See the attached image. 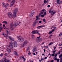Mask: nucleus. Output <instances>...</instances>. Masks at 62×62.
<instances>
[{
    "label": "nucleus",
    "instance_id": "39448f33",
    "mask_svg": "<svg viewBox=\"0 0 62 62\" xmlns=\"http://www.w3.org/2000/svg\"><path fill=\"white\" fill-rule=\"evenodd\" d=\"M15 0H13L12 1L10 4V7H11L13 6V4H14V3H15Z\"/></svg>",
    "mask_w": 62,
    "mask_h": 62
},
{
    "label": "nucleus",
    "instance_id": "cd10ccee",
    "mask_svg": "<svg viewBox=\"0 0 62 62\" xmlns=\"http://www.w3.org/2000/svg\"><path fill=\"white\" fill-rule=\"evenodd\" d=\"M39 22V21L38 20H36L35 21V23H38Z\"/></svg>",
    "mask_w": 62,
    "mask_h": 62
},
{
    "label": "nucleus",
    "instance_id": "7ed1b4c3",
    "mask_svg": "<svg viewBox=\"0 0 62 62\" xmlns=\"http://www.w3.org/2000/svg\"><path fill=\"white\" fill-rule=\"evenodd\" d=\"M28 42L27 40H25L23 44L22 45V47H24L25 46V45L28 43Z\"/></svg>",
    "mask_w": 62,
    "mask_h": 62
},
{
    "label": "nucleus",
    "instance_id": "20e7f679",
    "mask_svg": "<svg viewBox=\"0 0 62 62\" xmlns=\"http://www.w3.org/2000/svg\"><path fill=\"white\" fill-rule=\"evenodd\" d=\"M49 13H51V15H54V14L55 13H56V12L54 11L53 10L52 11V10L51 9L50 10V11H49Z\"/></svg>",
    "mask_w": 62,
    "mask_h": 62
},
{
    "label": "nucleus",
    "instance_id": "f3484780",
    "mask_svg": "<svg viewBox=\"0 0 62 62\" xmlns=\"http://www.w3.org/2000/svg\"><path fill=\"white\" fill-rule=\"evenodd\" d=\"M19 23H18V22H17L16 23V24H14V26H17V25H18L19 24Z\"/></svg>",
    "mask_w": 62,
    "mask_h": 62
},
{
    "label": "nucleus",
    "instance_id": "f257e3e1",
    "mask_svg": "<svg viewBox=\"0 0 62 62\" xmlns=\"http://www.w3.org/2000/svg\"><path fill=\"white\" fill-rule=\"evenodd\" d=\"M43 13V15H41V14H42ZM46 14V10H44V9H43L42 10H41L39 14V16H40L41 15V17H44V15H45Z\"/></svg>",
    "mask_w": 62,
    "mask_h": 62
},
{
    "label": "nucleus",
    "instance_id": "680f3d73",
    "mask_svg": "<svg viewBox=\"0 0 62 62\" xmlns=\"http://www.w3.org/2000/svg\"><path fill=\"white\" fill-rule=\"evenodd\" d=\"M35 25V24L34 23H33V24H32V25L33 26H34V25Z\"/></svg>",
    "mask_w": 62,
    "mask_h": 62
},
{
    "label": "nucleus",
    "instance_id": "4be33fe9",
    "mask_svg": "<svg viewBox=\"0 0 62 62\" xmlns=\"http://www.w3.org/2000/svg\"><path fill=\"white\" fill-rule=\"evenodd\" d=\"M37 51V49L36 48H34V49H33V53H34Z\"/></svg>",
    "mask_w": 62,
    "mask_h": 62
},
{
    "label": "nucleus",
    "instance_id": "603ef678",
    "mask_svg": "<svg viewBox=\"0 0 62 62\" xmlns=\"http://www.w3.org/2000/svg\"><path fill=\"white\" fill-rule=\"evenodd\" d=\"M53 54H54V53H55V52H56V50H55V51H53Z\"/></svg>",
    "mask_w": 62,
    "mask_h": 62
},
{
    "label": "nucleus",
    "instance_id": "4468645a",
    "mask_svg": "<svg viewBox=\"0 0 62 62\" xmlns=\"http://www.w3.org/2000/svg\"><path fill=\"white\" fill-rule=\"evenodd\" d=\"M6 50L7 51V52H8V53H10V49L8 48Z\"/></svg>",
    "mask_w": 62,
    "mask_h": 62
},
{
    "label": "nucleus",
    "instance_id": "69168bd1",
    "mask_svg": "<svg viewBox=\"0 0 62 62\" xmlns=\"http://www.w3.org/2000/svg\"><path fill=\"white\" fill-rule=\"evenodd\" d=\"M56 48V47H54V50H55V49Z\"/></svg>",
    "mask_w": 62,
    "mask_h": 62
},
{
    "label": "nucleus",
    "instance_id": "bf43d9fd",
    "mask_svg": "<svg viewBox=\"0 0 62 62\" xmlns=\"http://www.w3.org/2000/svg\"><path fill=\"white\" fill-rule=\"evenodd\" d=\"M4 55H8V54L6 53Z\"/></svg>",
    "mask_w": 62,
    "mask_h": 62
},
{
    "label": "nucleus",
    "instance_id": "72a5a7b5",
    "mask_svg": "<svg viewBox=\"0 0 62 62\" xmlns=\"http://www.w3.org/2000/svg\"><path fill=\"white\" fill-rule=\"evenodd\" d=\"M53 31H50V32H49V34H51V33H52V32H53Z\"/></svg>",
    "mask_w": 62,
    "mask_h": 62
},
{
    "label": "nucleus",
    "instance_id": "f8f14e48",
    "mask_svg": "<svg viewBox=\"0 0 62 62\" xmlns=\"http://www.w3.org/2000/svg\"><path fill=\"white\" fill-rule=\"evenodd\" d=\"M34 13L33 12H31L30 14V17H32L33 15H34Z\"/></svg>",
    "mask_w": 62,
    "mask_h": 62
},
{
    "label": "nucleus",
    "instance_id": "9b49d317",
    "mask_svg": "<svg viewBox=\"0 0 62 62\" xmlns=\"http://www.w3.org/2000/svg\"><path fill=\"white\" fill-rule=\"evenodd\" d=\"M9 47L10 49H12L13 48V46L12 45L10 44V43L9 44Z\"/></svg>",
    "mask_w": 62,
    "mask_h": 62
},
{
    "label": "nucleus",
    "instance_id": "4c0bfd02",
    "mask_svg": "<svg viewBox=\"0 0 62 62\" xmlns=\"http://www.w3.org/2000/svg\"><path fill=\"white\" fill-rule=\"evenodd\" d=\"M10 42H11L10 44H12V45H13V42H12V41H11Z\"/></svg>",
    "mask_w": 62,
    "mask_h": 62
},
{
    "label": "nucleus",
    "instance_id": "c9c22d12",
    "mask_svg": "<svg viewBox=\"0 0 62 62\" xmlns=\"http://www.w3.org/2000/svg\"><path fill=\"white\" fill-rule=\"evenodd\" d=\"M60 60V59H58L57 60V62H59Z\"/></svg>",
    "mask_w": 62,
    "mask_h": 62
},
{
    "label": "nucleus",
    "instance_id": "f03ea898",
    "mask_svg": "<svg viewBox=\"0 0 62 62\" xmlns=\"http://www.w3.org/2000/svg\"><path fill=\"white\" fill-rule=\"evenodd\" d=\"M17 39L20 41H21V42H23V41H24V39L23 38L20 36L17 37Z\"/></svg>",
    "mask_w": 62,
    "mask_h": 62
},
{
    "label": "nucleus",
    "instance_id": "4d7b16f0",
    "mask_svg": "<svg viewBox=\"0 0 62 62\" xmlns=\"http://www.w3.org/2000/svg\"><path fill=\"white\" fill-rule=\"evenodd\" d=\"M43 60V58H42L41 59V61H42V60Z\"/></svg>",
    "mask_w": 62,
    "mask_h": 62
},
{
    "label": "nucleus",
    "instance_id": "0e129e2a",
    "mask_svg": "<svg viewBox=\"0 0 62 62\" xmlns=\"http://www.w3.org/2000/svg\"><path fill=\"white\" fill-rule=\"evenodd\" d=\"M31 54V53L30 52L28 53V54Z\"/></svg>",
    "mask_w": 62,
    "mask_h": 62
},
{
    "label": "nucleus",
    "instance_id": "aec40b11",
    "mask_svg": "<svg viewBox=\"0 0 62 62\" xmlns=\"http://www.w3.org/2000/svg\"><path fill=\"white\" fill-rule=\"evenodd\" d=\"M36 41L37 42H39V39H36Z\"/></svg>",
    "mask_w": 62,
    "mask_h": 62
},
{
    "label": "nucleus",
    "instance_id": "393cba45",
    "mask_svg": "<svg viewBox=\"0 0 62 62\" xmlns=\"http://www.w3.org/2000/svg\"><path fill=\"white\" fill-rule=\"evenodd\" d=\"M3 23H5L6 24H7V22L6 21H4L2 22Z\"/></svg>",
    "mask_w": 62,
    "mask_h": 62
},
{
    "label": "nucleus",
    "instance_id": "de8ad7c7",
    "mask_svg": "<svg viewBox=\"0 0 62 62\" xmlns=\"http://www.w3.org/2000/svg\"><path fill=\"white\" fill-rule=\"evenodd\" d=\"M54 56H55V57H56V56H57V54H56L54 55Z\"/></svg>",
    "mask_w": 62,
    "mask_h": 62
},
{
    "label": "nucleus",
    "instance_id": "774afa93",
    "mask_svg": "<svg viewBox=\"0 0 62 62\" xmlns=\"http://www.w3.org/2000/svg\"><path fill=\"white\" fill-rule=\"evenodd\" d=\"M5 62H9V61H5Z\"/></svg>",
    "mask_w": 62,
    "mask_h": 62
},
{
    "label": "nucleus",
    "instance_id": "e2e57ef3",
    "mask_svg": "<svg viewBox=\"0 0 62 62\" xmlns=\"http://www.w3.org/2000/svg\"><path fill=\"white\" fill-rule=\"evenodd\" d=\"M2 61H3V60H2L0 61V62H2Z\"/></svg>",
    "mask_w": 62,
    "mask_h": 62
},
{
    "label": "nucleus",
    "instance_id": "5fc2aeb1",
    "mask_svg": "<svg viewBox=\"0 0 62 62\" xmlns=\"http://www.w3.org/2000/svg\"><path fill=\"white\" fill-rule=\"evenodd\" d=\"M39 23H41V21H39Z\"/></svg>",
    "mask_w": 62,
    "mask_h": 62
},
{
    "label": "nucleus",
    "instance_id": "b1692460",
    "mask_svg": "<svg viewBox=\"0 0 62 62\" xmlns=\"http://www.w3.org/2000/svg\"><path fill=\"white\" fill-rule=\"evenodd\" d=\"M8 5H9L8 3H7V4H6V7H5L6 9H7V7L8 6Z\"/></svg>",
    "mask_w": 62,
    "mask_h": 62
},
{
    "label": "nucleus",
    "instance_id": "3c124183",
    "mask_svg": "<svg viewBox=\"0 0 62 62\" xmlns=\"http://www.w3.org/2000/svg\"><path fill=\"white\" fill-rule=\"evenodd\" d=\"M54 61V60H52L50 61V62H53Z\"/></svg>",
    "mask_w": 62,
    "mask_h": 62
},
{
    "label": "nucleus",
    "instance_id": "e433bc0d",
    "mask_svg": "<svg viewBox=\"0 0 62 62\" xmlns=\"http://www.w3.org/2000/svg\"><path fill=\"white\" fill-rule=\"evenodd\" d=\"M42 40V38H40L39 39V40L40 41H41Z\"/></svg>",
    "mask_w": 62,
    "mask_h": 62
},
{
    "label": "nucleus",
    "instance_id": "6ab92c4d",
    "mask_svg": "<svg viewBox=\"0 0 62 62\" xmlns=\"http://www.w3.org/2000/svg\"><path fill=\"white\" fill-rule=\"evenodd\" d=\"M36 20H39L40 19V18H39V16H36Z\"/></svg>",
    "mask_w": 62,
    "mask_h": 62
},
{
    "label": "nucleus",
    "instance_id": "ea45409f",
    "mask_svg": "<svg viewBox=\"0 0 62 62\" xmlns=\"http://www.w3.org/2000/svg\"><path fill=\"white\" fill-rule=\"evenodd\" d=\"M36 33V34H38V35H40V34L39 33H38V32H37Z\"/></svg>",
    "mask_w": 62,
    "mask_h": 62
},
{
    "label": "nucleus",
    "instance_id": "a18cd8bd",
    "mask_svg": "<svg viewBox=\"0 0 62 62\" xmlns=\"http://www.w3.org/2000/svg\"><path fill=\"white\" fill-rule=\"evenodd\" d=\"M6 32L7 34H8V30H6Z\"/></svg>",
    "mask_w": 62,
    "mask_h": 62
},
{
    "label": "nucleus",
    "instance_id": "dca6fc26",
    "mask_svg": "<svg viewBox=\"0 0 62 62\" xmlns=\"http://www.w3.org/2000/svg\"><path fill=\"white\" fill-rule=\"evenodd\" d=\"M2 6L5 7V8H6V4H5L4 3H2Z\"/></svg>",
    "mask_w": 62,
    "mask_h": 62
},
{
    "label": "nucleus",
    "instance_id": "9d476101",
    "mask_svg": "<svg viewBox=\"0 0 62 62\" xmlns=\"http://www.w3.org/2000/svg\"><path fill=\"white\" fill-rule=\"evenodd\" d=\"M37 32H39V31H37V30H34L32 31V34H36V33H37Z\"/></svg>",
    "mask_w": 62,
    "mask_h": 62
},
{
    "label": "nucleus",
    "instance_id": "0eeeda50",
    "mask_svg": "<svg viewBox=\"0 0 62 62\" xmlns=\"http://www.w3.org/2000/svg\"><path fill=\"white\" fill-rule=\"evenodd\" d=\"M8 15L9 17V18H12V13L11 12H9L8 13Z\"/></svg>",
    "mask_w": 62,
    "mask_h": 62
},
{
    "label": "nucleus",
    "instance_id": "a19ab883",
    "mask_svg": "<svg viewBox=\"0 0 62 62\" xmlns=\"http://www.w3.org/2000/svg\"><path fill=\"white\" fill-rule=\"evenodd\" d=\"M52 56H54V53H53V54H52Z\"/></svg>",
    "mask_w": 62,
    "mask_h": 62
},
{
    "label": "nucleus",
    "instance_id": "c85d7f7f",
    "mask_svg": "<svg viewBox=\"0 0 62 62\" xmlns=\"http://www.w3.org/2000/svg\"><path fill=\"white\" fill-rule=\"evenodd\" d=\"M59 58H62V54H61L59 56Z\"/></svg>",
    "mask_w": 62,
    "mask_h": 62
},
{
    "label": "nucleus",
    "instance_id": "6e6d98bb",
    "mask_svg": "<svg viewBox=\"0 0 62 62\" xmlns=\"http://www.w3.org/2000/svg\"><path fill=\"white\" fill-rule=\"evenodd\" d=\"M40 38V36H39V37H37V39H39Z\"/></svg>",
    "mask_w": 62,
    "mask_h": 62
},
{
    "label": "nucleus",
    "instance_id": "09e8293b",
    "mask_svg": "<svg viewBox=\"0 0 62 62\" xmlns=\"http://www.w3.org/2000/svg\"><path fill=\"white\" fill-rule=\"evenodd\" d=\"M9 47V46H8V45H7L6 46V47L7 48H8Z\"/></svg>",
    "mask_w": 62,
    "mask_h": 62
},
{
    "label": "nucleus",
    "instance_id": "052dcab7",
    "mask_svg": "<svg viewBox=\"0 0 62 62\" xmlns=\"http://www.w3.org/2000/svg\"><path fill=\"white\" fill-rule=\"evenodd\" d=\"M11 0H8V2H10V1H11Z\"/></svg>",
    "mask_w": 62,
    "mask_h": 62
},
{
    "label": "nucleus",
    "instance_id": "58836bf2",
    "mask_svg": "<svg viewBox=\"0 0 62 62\" xmlns=\"http://www.w3.org/2000/svg\"><path fill=\"white\" fill-rule=\"evenodd\" d=\"M60 51H59V53H57L56 54H60Z\"/></svg>",
    "mask_w": 62,
    "mask_h": 62
},
{
    "label": "nucleus",
    "instance_id": "a211bd4d",
    "mask_svg": "<svg viewBox=\"0 0 62 62\" xmlns=\"http://www.w3.org/2000/svg\"><path fill=\"white\" fill-rule=\"evenodd\" d=\"M8 37L10 39V40H14V39H13L10 36H9Z\"/></svg>",
    "mask_w": 62,
    "mask_h": 62
},
{
    "label": "nucleus",
    "instance_id": "6e6552de",
    "mask_svg": "<svg viewBox=\"0 0 62 62\" xmlns=\"http://www.w3.org/2000/svg\"><path fill=\"white\" fill-rule=\"evenodd\" d=\"M18 10V8H15L14 10L13 13H16L17 12Z\"/></svg>",
    "mask_w": 62,
    "mask_h": 62
},
{
    "label": "nucleus",
    "instance_id": "1a4fd4ad",
    "mask_svg": "<svg viewBox=\"0 0 62 62\" xmlns=\"http://www.w3.org/2000/svg\"><path fill=\"white\" fill-rule=\"evenodd\" d=\"M13 42L14 44V46L17 47V46H18V44H17V42H16V41H14Z\"/></svg>",
    "mask_w": 62,
    "mask_h": 62
},
{
    "label": "nucleus",
    "instance_id": "5701e85b",
    "mask_svg": "<svg viewBox=\"0 0 62 62\" xmlns=\"http://www.w3.org/2000/svg\"><path fill=\"white\" fill-rule=\"evenodd\" d=\"M14 52H15V55L17 56H18L19 55V54H18V53H17V52H16V51H15Z\"/></svg>",
    "mask_w": 62,
    "mask_h": 62
},
{
    "label": "nucleus",
    "instance_id": "338daca9",
    "mask_svg": "<svg viewBox=\"0 0 62 62\" xmlns=\"http://www.w3.org/2000/svg\"><path fill=\"white\" fill-rule=\"evenodd\" d=\"M30 62H33V61H31Z\"/></svg>",
    "mask_w": 62,
    "mask_h": 62
},
{
    "label": "nucleus",
    "instance_id": "473e14b6",
    "mask_svg": "<svg viewBox=\"0 0 62 62\" xmlns=\"http://www.w3.org/2000/svg\"><path fill=\"white\" fill-rule=\"evenodd\" d=\"M0 30H1V31H2V29H3V28L1 26H0Z\"/></svg>",
    "mask_w": 62,
    "mask_h": 62
},
{
    "label": "nucleus",
    "instance_id": "79ce46f5",
    "mask_svg": "<svg viewBox=\"0 0 62 62\" xmlns=\"http://www.w3.org/2000/svg\"><path fill=\"white\" fill-rule=\"evenodd\" d=\"M62 33H60V34L59 35V36H62Z\"/></svg>",
    "mask_w": 62,
    "mask_h": 62
},
{
    "label": "nucleus",
    "instance_id": "423d86ee",
    "mask_svg": "<svg viewBox=\"0 0 62 62\" xmlns=\"http://www.w3.org/2000/svg\"><path fill=\"white\" fill-rule=\"evenodd\" d=\"M10 29H11V30H13V29H14L13 27L14 26L12 23H11L10 24Z\"/></svg>",
    "mask_w": 62,
    "mask_h": 62
},
{
    "label": "nucleus",
    "instance_id": "37998d69",
    "mask_svg": "<svg viewBox=\"0 0 62 62\" xmlns=\"http://www.w3.org/2000/svg\"><path fill=\"white\" fill-rule=\"evenodd\" d=\"M60 62H62V58H61L60 59Z\"/></svg>",
    "mask_w": 62,
    "mask_h": 62
},
{
    "label": "nucleus",
    "instance_id": "8fccbe9b",
    "mask_svg": "<svg viewBox=\"0 0 62 62\" xmlns=\"http://www.w3.org/2000/svg\"><path fill=\"white\" fill-rule=\"evenodd\" d=\"M0 56H3V54L2 53H1L0 54Z\"/></svg>",
    "mask_w": 62,
    "mask_h": 62
},
{
    "label": "nucleus",
    "instance_id": "f704fd0d",
    "mask_svg": "<svg viewBox=\"0 0 62 62\" xmlns=\"http://www.w3.org/2000/svg\"><path fill=\"white\" fill-rule=\"evenodd\" d=\"M43 22H44L45 23L46 22V20L45 19H43Z\"/></svg>",
    "mask_w": 62,
    "mask_h": 62
},
{
    "label": "nucleus",
    "instance_id": "13d9d810",
    "mask_svg": "<svg viewBox=\"0 0 62 62\" xmlns=\"http://www.w3.org/2000/svg\"><path fill=\"white\" fill-rule=\"evenodd\" d=\"M50 7V5H49L47 6V7H48V8H49Z\"/></svg>",
    "mask_w": 62,
    "mask_h": 62
},
{
    "label": "nucleus",
    "instance_id": "a878e982",
    "mask_svg": "<svg viewBox=\"0 0 62 62\" xmlns=\"http://www.w3.org/2000/svg\"><path fill=\"white\" fill-rule=\"evenodd\" d=\"M22 58H23V61H25L26 60L25 59V58H24V57H23L22 56L21 57Z\"/></svg>",
    "mask_w": 62,
    "mask_h": 62
},
{
    "label": "nucleus",
    "instance_id": "bb28decb",
    "mask_svg": "<svg viewBox=\"0 0 62 62\" xmlns=\"http://www.w3.org/2000/svg\"><path fill=\"white\" fill-rule=\"evenodd\" d=\"M54 44V43L52 42H51L49 44V45H52L53 44Z\"/></svg>",
    "mask_w": 62,
    "mask_h": 62
},
{
    "label": "nucleus",
    "instance_id": "864d4df0",
    "mask_svg": "<svg viewBox=\"0 0 62 62\" xmlns=\"http://www.w3.org/2000/svg\"><path fill=\"white\" fill-rule=\"evenodd\" d=\"M52 31V32L54 31V29H53Z\"/></svg>",
    "mask_w": 62,
    "mask_h": 62
},
{
    "label": "nucleus",
    "instance_id": "c756f323",
    "mask_svg": "<svg viewBox=\"0 0 62 62\" xmlns=\"http://www.w3.org/2000/svg\"><path fill=\"white\" fill-rule=\"evenodd\" d=\"M2 35H3L4 36V37H7L6 36L7 35L6 34H4V33H3L2 34Z\"/></svg>",
    "mask_w": 62,
    "mask_h": 62
},
{
    "label": "nucleus",
    "instance_id": "ddd939ff",
    "mask_svg": "<svg viewBox=\"0 0 62 62\" xmlns=\"http://www.w3.org/2000/svg\"><path fill=\"white\" fill-rule=\"evenodd\" d=\"M16 13H13V17L14 18H15V17H16Z\"/></svg>",
    "mask_w": 62,
    "mask_h": 62
},
{
    "label": "nucleus",
    "instance_id": "7c9ffc66",
    "mask_svg": "<svg viewBox=\"0 0 62 62\" xmlns=\"http://www.w3.org/2000/svg\"><path fill=\"white\" fill-rule=\"evenodd\" d=\"M54 59L56 61V60H57V58H56V57H54Z\"/></svg>",
    "mask_w": 62,
    "mask_h": 62
},
{
    "label": "nucleus",
    "instance_id": "2eb2a0df",
    "mask_svg": "<svg viewBox=\"0 0 62 62\" xmlns=\"http://www.w3.org/2000/svg\"><path fill=\"white\" fill-rule=\"evenodd\" d=\"M57 2L59 4H60V3H61V1H60V0H57Z\"/></svg>",
    "mask_w": 62,
    "mask_h": 62
},
{
    "label": "nucleus",
    "instance_id": "412c9836",
    "mask_svg": "<svg viewBox=\"0 0 62 62\" xmlns=\"http://www.w3.org/2000/svg\"><path fill=\"white\" fill-rule=\"evenodd\" d=\"M43 27V26H39L37 27V28H38V29H39V28H40L41 27Z\"/></svg>",
    "mask_w": 62,
    "mask_h": 62
},
{
    "label": "nucleus",
    "instance_id": "c03bdc74",
    "mask_svg": "<svg viewBox=\"0 0 62 62\" xmlns=\"http://www.w3.org/2000/svg\"><path fill=\"white\" fill-rule=\"evenodd\" d=\"M47 0L46 1V0H44V3H47V0Z\"/></svg>",
    "mask_w": 62,
    "mask_h": 62
},
{
    "label": "nucleus",
    "instance_id": "2f4dec72",
    "mask_svg": "<svg viewBox=\"0 0 62 62\" xmlns=\"http://www.w3.org/2000/svg\"><path fill=\"white\" fill-rule=\"evenodd\" d=\"M31 12H33L34 13V14H35V11H34V10H33L31 11Z\"/></svg>",
    "mask_w": 62,
    "mask_h": 62
},
{
    "label": "nucleus",
    "instance_id": "49530a36",
    "mask_svg": "<svg viewBox=\"0 0 62 62\" xmlns=\"http://www.w3.org/2000/svg\"><path fill=\"white\" fill-rule=\"evenodd\" d=\"M48 57H45V58H44V59H47V58Z\"/></svg>",
    "mask_w": 62,
    "mask_h": 62
}]
</instances>
